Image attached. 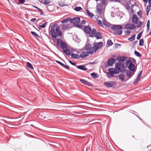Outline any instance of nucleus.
I'll return each mask as SVG.
<instances>
[{
  "mask_svg": "<svg viewBox=\"0 0 151 151\" xmlns=\"http://www.w3.org/2000/svg\"><path fill=\"white\" fill-rule=\"evenodd\" d=\"M132 21L133 23L134 24L137 23L138 22V18L135 14L132 15Z\"/></svg>",
  "mask_w": 151,
  "mask_h": 151,
  "instance_id": "obj_17",
  "label": "nucleus"
},
{
  "mask_svg": "<svg viewBox=\"0 0 151 151\" xmlns=\"http://www.w3.org/2000/svg\"><path fill=\"white\" fill-rule=\"evenodd\" d=\"M150 27V21L149 20H148L147 22V27Z\"/></svg>",
  "mask_w": 151,
  "mask_h": 151,
  "instance_id": "obj_51",
  "label": "nucleus"
},
{
  "mask_svg": "<svg viewBox=\"0 0 151 151\" xmlns=\"http://www.w3.org/2000/svg\"><path fill=\"white\" fill-rule=\"evenodd\" d=\"M115 67L116 70L119 72H123L125 71V67L124 64L122 62H119L116 63L115 65Z\"/></svg>",
  "mask_w": 151,
  "mask_h": 151,
  "instance_id": "obj_2",
  "label": "nucleus"
},
{
  "mask_svg": "<svg viewBox=\"0 0 151 151\" xmlns=\"http://www.w3.org/2000/svg\"><path fill=\"white\" fill-rule=\"evenodd\" d=\"M104 85L107 87H112L116 85V83L115 81H109L104 83Z\"/></svg>",
  "mask_w": 151,
  "mask_h": 151,
  "instance_id": "obj_9",
  "label": "nucleus"
},
{
  "mask_svg": "<svg viewBox=\"0 0 151 151\" xmlns=\"http://www.w3.org/2000/svg\"><path fill=\"white\" fill-rule=\"evenodd\" d=\"M86 11L87 14L89 17H90L91 18L93 17V16H94V15L92 13L90 12L88 9H87Z\"/></svg>",
  "mask_w": 151,
  "mask_h": 151,
  "instance_id": "obj_27",
  "label": "nucleus"
},
{
  "mask_svg": "<svg viewBox=\"0 0 151 151\" xmlns=\"http://www.w3.org/2000/svg\"><path fill=\"white\" fill-rule=\"evenodd\" d=\"M47 22H45V23H44V24H43L42 25H39V27L41 28H44L47 25Z\"/></svg>",
  "mask_w": 151,
  "mask_h": 151,
  "instance_id": "obj_40",
  "label": "nucleus"
},
{
  "mask_svg": "<svg viewBox=\"0 0 151 151\" xmlns=\"http://www.w3.org/2000/svg\"><path fill=\"white\" fill-rule=\"evenodd\" d=\"M91 76L94 78H98V76L97 73H93L90 74Z\"/></svg>",
  "mask_w": 151,
  "mask_h": 151,
  "instance_id": "obj_25",
  "label": "nucleus"
},
{
  "mask_svg": "<svg viewBox=\"0 0 151 151\" xmlns=\"http://www.w3.org/2000/svg\"><path fill=\"white\" fill-rule=\"evenodd\" d=\"M86 23V21L84 20H83L81 22V24H85Z\"/></svg>",
  "mask_w": 151,
  "mask_h": 151,
  "instance_id": "obj_59",
  "label": "nucleus"
},
{
  "mask_svg": "<svg viewBox=\"0 0 151 151\" xmlns=\"http://www.w3.org/2000/svg\"><path fill=\"white\" fill-rule=\"evenodd\" d=\"M57 40V44L58 46H60L63 49H68L67 45L65 42L63 41L60 38H56Z\"/></svg>",
  "mask_w": 151,
  "mask_h": 151,
  "instance_id": "obj_3",
  "label": "nucleus"
},
{
  "mask_svg": "<svg viewBox=\"0 0 151 151\" xmlns=\"http://www.w3.org/2000/svg\"><path fill=\"white\" fill-rule=\"evenodd\" d=\"M82 9L80 6L76 7L75 9V10L76 11L78 12L81 10H82Z\"/></svg>",
  "mask_w": 151,
  "mask_h": 151,
  "instance_id": "obj_43",
  "label": "nucleus"
},
{
  "mask_svg": "<svg viewBox=\"0 0 151 151\" xmlns=\"http://www.w3.org/2000/svg\"><path fill=\"white\" fill-rule=\"evenodd\" d=\"M111 1L114 2H119L120 0H111Z\"/></svg>",
  "mask_w": 151,
  "mask_h": 151,
  "instance_id": "obj_60",
  "label": "nucleus"
},
{
  "mask_svg": "<svg viewBox=\"0 0 151 151\" xmlns=\"http://www.w3.org/2000/svg\"><path fill=\"white\" fill-rule=\"evenodd\" d=\"M108 70L109 72H111L112 71H113V73L119 72L116 71V69L114 68H109Z\"/></svg>",
  "mask_w": 151,
  "mask_h": 151,
  "instance_id": "obj_28",
  "label": "nucleus"
},
{
  "mask_svg": "<svg viewBox=\"0 0 151 151\" xmlns=\"http://www.w3.org/2000/svg\"><path fill=\"white\" fill-rule=\"evenodd\" d=\"M102 6H106L107 5L106 1L102 0L101 3H100Z\"/></svg>",
  "mask_w": 151,
  "mask_h": 151,
  "instance_id": "obj_42",
  "label": "nucleus"
},
{
  "mask_svg": "<svg viewBox=\"0 0 151 151\" xmlns=\"http://www.w3.org/2000/svg\"><path fill=\"white\" fill-rule=\"evenodd\" d=\"M151 9V5H149L147 7V8L146 9V11H150Z\"/></svg>",
  "mask_w": 151,
  "mask_h": 151,
  "instance_id": "obj_47",
  "label": "nucleus"
},
{
  "mask_svg": "<svg viewBox=\"0 0 151 151\" xmlns=\"http://www.w3.org/2000/svg\"><path fill=\"white\" fill-rule=\"evenodd\" d=\"M97 24H98L101 27H103V26L101 22V20H99L97 21Z\"/></svg>",
  "mask_w": 151,
  "mask_h": 151,
  "instance_id": "obj_44",
  "label": "nucleus"
},
{
  "mask_svg": "<svg viewBox=\"0 0 151 151\" xmlns=\"http://www.w3.org/2000/svg\"><path fill=\"white\" fill-rule=\"evenodd\" d=\"M64 53H65L67 55H70V51L69 50L67 49L64 50L63 51Z\"/></svg>",
  "mask_w": 151,
  "mask_h": 151,
  "instance_id": "obj_29",
  "label": "nucleus"
},
{
  "mask_svg": "<svg viewBox=\"0 0 151 151\" xmlns=\"http://www.w3.org/2000/svg\"><path fill=\"white\" fill-rule=\"evenodd\" d=\"M33 6L34 8H36V9H38L39 11L40 12V15H42L43 14V11H42V9H40L39 8L37 7V6Z\"/></svg>",
  "mask_w": 151,
  "mask_h": 151,
  "instance_id": "obj_35",
  "label": "nucleus"
},
{
  "mask_svg": "<svg viewBox=\"0 0 151 151\" xmlns=\"http://www.w3.org/2000/svg\"><path fill=\"white\" fill-rule=\"evenodd\" d=\"M92 29L91 27L89 26H85L84 27V30L86 34H90Z\"/></svg>",
  "mask_w": 151,
  "mask_h": 151,
  "instance_id": "obj_13",
  "label": "nucleus"
},
{
  "mask_svg": "<svg viewBox=\"0 0 151 151\" xmlns=\"http://www.w3.org/2000/svg\"><path fill=\"white\" fill-rule=\"evenodd\" d=\"M135 34L133 35L132 37L128 39V40L130 41H133L135 39Z\"/></svg>",
  "mask_w": 151,
  "mask_h": 151,
  "instance_id": "obj_32",
  "label": "nucleus"
},
{
  "mask_svg": "<svg viewBox=\"0 0 151 151\" xmlns=\"http://www.w3.org/2000/svg\"><path fill=\"white\" fill-rule=\"evenodd\" d=\"M63 66H64L65 67V68L67 69H69V66L67 65H65L64 64V65H63Z\"/></svg>",
  "mask_w": 151,
  "mask_h": 151,
  "instance_id": "obj_56",
  "label": "nucleus"
},
{
  "mask_svg": "<svg viewBox=\"0 0 151 151\" xmlns=\"http://www.w3.org/2000/svg\"><path fill=\"white\" fill-rule=\"evenodd\" d=\"M142 73V71H140L139 72L138 75H139L140 76H141Z\"/></svg>",
  "mask_w": 151,
  "mask_h": 151,
  "instance_id": "obj_63",
  "label": "nucleus"
},
{
  "mask_svg": "<svg viewBox=\"0 0 151 151\" xmlns=\"http://www.w3.org/2000/svg\"><path fill=\"white\" fill-rule=\"evenodd\" d=\"M134 74V73H133L131 70H127L126 71V76L128 77L131 76V77Z\"/></svg>",
  "mask_w": 151,
  "mask_h": 151,
  "instance_id": "obj_21",
  "label": "nucleus"
},
{
  "mask_svg": "<svg viewBox=\"0 0 151 151\" xmlns=\"http://www.w3.org/2000/svg\"><path fill=\"white\" fill-rule=\"evenodd\" d=\"M19 1L20 3L23 4L25 2V0H19Z\"/></svg>",
  "mask_w": 151,
  "mask_h": 151,
  "instance_id": "obj_54",
  "label": "nucleus"
},
{
  "mask_svg": "<svg viewBox=\"0 0 151 151\" xmlns=\"http://www.w3.org/2000/svg\"><path fill=\"white\" fill-rule=\"evenodd\" d=\"M140 80L139 79H138V78H136L135 79V81L133 82V83L134 84H136Z\"/></svg>",
  "mask_w": 151,
  "mask_h": 151,
  "instance_id": "obj_45",
  "label": "nucleus"
},
{
  "mask_svg": "<svg viewBox=\"0 0 151 151\" xmlns=\"http://www.w3.org/2000/svg\"><path fill=\"white\" fill-rule=\"evenodd\" d=\"M126 65L131 71H134L135 68V65L130 60H128L126 62Z\"/></svg>",
  "mask_w": 151,
  "mask_h": 151,
  "instance_id": "obj_5",
  "label": "nucleus"
},
{
  "mask_svg": "<svg viewBox=\"0 0 151 151\" xmlns=\"http://www.w3.org/2000/svg\"><path fill=\"white\" fill-rule=\"evenodd\" d=\"M76 68L78 69L84 71L86 70L87 69L86 67L85 66L83 65H79L77 66Z\"/></svg>",
  "mask_w": 151,
  "mask_h": 151,
  "instance_id": "obj_20",
  "label": "nucleus"
},
{
  "mask_svg": "<svg viewBox=\"0 0 151 151\" xmlns=\"http://www.w3.org/2000/svg\"><path fill=\"white\" fill-rule=\"evenodd\" d=\"M103 43L102 42H100L95 43L94 44V47L95 48V51H97L98 50L101 48L103 46Z\"/></svg>",
  "mask_w": 151,
  "mask_h": 151,
  "instance_id": "obj_12",
  "label": "nucleus"
},
{
  "mask_svg": "<svg viewBox=\"0 0 151 151\" xmlns=\"http://www.w3.org/2000/svg\"><path fill=\"white\" fill-rule=\"evenodd\" d=\"M103 24L107 27H109L110 25V24L105 19L103 20L102 21Z\"/></svg>",
  "mask_w": 151,
  "mask_h": 151,
  "instance_id": "obj_24",
  "label": "nucleus"
},
{
  "mask_svg": "<svg viewBox=\"0 0 151 151\" xmlns=\"http://www.w3.org/2000/svg\"><path fill=\"white\" fill-rule=\"evenodd\" d=\"M131 2H133V1L131 0H130L129 1V4H128L127 3L125 4V7L127 10H128L131 9V12H133V7L136 5V2H134L133 5H132L131 6V8H130L129 5L132 4V3H131Z\"/></svg>",
  "mask_w": 151,
  "mask_h": 151,
  "instance_id": "obj_7",
  "label": "nucleus"
},
{
  "mask_svg": "<svg viewBox=\"0 0 151 151\" xmlns=\"http://www.w3.org/2000/svg\"><path fill=\"white\" fill-rule=\"evenodd\" d=\"M64 4V3H62L61 2L59 4V5L60 7H63L65 6V5Z\"/></svg>",
  "mask_w": 151,
  "mask_h": 151,
  "instance_id": "obj_53",
  "label": "nucleus"
},
{
  "mask_svg": "<svg viewBox=\"0 0 151 151\" xmlns=\"http://www.w3.org/2000/svg\"><path fill=\"white\" fill-rule=\"evenodd\" d=\"M69 62L71 64H72V65H74V66H76V63H73V62H72L71 60H69Z\"/></svg>",
  "mask_w": 151,
  "mask_h": 151,
  "instance_id": "obj_49",
  "label": "nucleus"
},
{
  "mask_svg": "<svg viewBox=\"0 0 151 151\" xmlns=\"http://www.w3.org/2000/svg\"><path fill=\"white\" fill-rule=\"evenodd\" d=\"M122 31L119 29L118 30H116V31H115V32L114 33L118 35H120L122 34Z\"/></svg>",
  "mask_w": 151,
  "mask_h": 151,
  "instance_id": "obj_33",
  "label": "nucleus"
},
{
  "mask_svg": "<svg viewBox=\"0 0 151 151\" xmlns=\"http://www.w3.org/2000/svg\"><path fill=\"white\" fill-rule=\"evenodd\" d=\"M119 72H115L113 73V71H112L111 72H107V76L108 78H109L110 77H113L114 74H118Z\"/></svg>",
  "mask_w": 151,
  "mask_h": 151,
  "instance_id": "obj_19",
  "label": "nucleus"
},
{
  "mask_svg": "<svg viewBox=\"0 0 151 151\" xmlns=\"http://www.w3.org/2000/svg\"><path fill=\"white\" fill-rule=\"evenodd\" d=\"M130 32L131 31L130 30H126L125 31V33L126 35L129 34L130 33Z\"/></svg>",
  "mask_w": 151,
  "mask_h": 151,
  "instance_id": "obj_52",
  "label": "nucleus"
},
{
  "mask_svg": "<svg viewBox=\"0 0 151 151\" xmlns=\"http://www.w3.org/2000/svg\"><path fill=\"white\" fill-rule=\"evenodd\" d=\"M141 76L138 75L137 77V78H138V79L140 80V78H141Z\"/></svg>",
  "mask_w": 151,
  "mask_h": 151,
  "instance_id": "obj_62",
  "label": "nucleus"
},
{
  "mask_svg": "<svg viewBox=\"0 0 151 151\" xmlns=\"http://www.w3.org/2000/svg\"><path fill=\"white\" fill-rule=\"evenodd\" d=\"M80 22V18L78 17L71 18L70 23L73 24L76 26H78V24Z\"/></svg>",
  "mask_w": 151,
  "mask_h": 151,
  "instance_id": "obj_8",
  "label": "nucleus"
},
{
  "mask_svg": "<svg viewBox=\"0 0 151 151\" xmlns=\"http://www.w3.org/2000/svg\"><path fill=\"white\" fill-rule=\"evenodd\" d=\"M126 60V58L125 56H122L120 57V61H125Z\"/></svg>",
  "mask_w": 151,
  "mask_h": 151,
  "instance_id": "obj_41",
  "label": "nucleus"
},
{
  "mask_svg": "<svg viewBox=\"0 0 151 151\" xmlns=\"http://www.w3.org/2000/svg\"><path fill=\"white\" fill-rule=\"evenodd\" d=\"M89 55V53L87 52H82L80 56H79V58L81 57L82 58H84L86 57Z\"/></svg>",
  "mask_w": 151,
  "mask_h": 151,
  "instance_id": "obj_18",
  "label": "nucleus"
},
{
  "mask_svg": "<svg viewBox=\"0 0 151 151\" xmlns=\"http://www.w3.org/2000/svg\"><path fill=\"white\" fill-rule=\"evenodd\" d=\"M148 2L149 5H151V0H148Z\"/></svg>",
  "mask_w": 151,
  "mask_h": 151,
  "instance_id": "obj_64",
  "label": "nucleus"
},
{
  "mask_svg": "<svg viewBox=\"0 0 151 151\" xmlns=\"http://www.w3.org/2000/svg\"><path fill=\"white\" fill-rule=\"evenodd\" d=\"M111 28L115 32L116 30L121 29L122 28V27L119 25H114L111 27Z\"/></svg>",
  "mask_w": 151,
  "mask_h": 151,
  "instance_id": "obj_14",
  "label": "nucleus"
},
{
  "mask_svg": "<svg viewBox=\"0 0 151 151\" xmlns=\"http://www.w3.org/2000/svg\"><path fill=\"white\" fill-rule=\"evenodd\" d=\"M116 61V60L115 59L113 58H110L107 61V63L108 65L111 66Z\"/></svg>",
  "mask_w": 151,
  "mask_h": 151,
  "instance_id": "obj_15",
  "label": "nucleus"
},
{
  "mask_svg": "<svg viewBox=\"0 0 151 151\" xmlns=\"http://www.w3.org/2000/svg\"><path fill=\"white\" fill-rule=\"evenodd\" d=\"M44 0H39V1L40 3L41 4H44Z\"/></svg>",
  "mask_w": 151,
  "mask_h": 151,
  "instance_id": "obj_55",
  "label": "nucleus"
},
{
  "mask_svg": "<svg viewBox=\"0 0 151 151\" xmlns=\"http://www.w3.org/2000/svg\"><path fill=\"white\" fill-rule=\"evenodd\" d=\"M142 11H139V12H138L137 13V14L139 16H140V17H141V16L142 15Z\"/></svg>",
  "mask_w": 151,
  "mask_h": 151,
  "instance_id": "obj_48",
  "label": "nucleus"
},
{
  "mask_svg": "<svg viewBox=\"0 0 151 151\" xmlns=\"http://www.w3.org/2000/svg\"><path fill=\"white\" fill-rule=\"evenodd\" d=\"M86 49L87 50L89 54H92L93 52H95L96 51H95V48L94 47H92L91 45L89 44H88L86 46Z\"/></svg>",
  "mask_w": 151,
  "mask_h": 151,
  "instance_id": "obj_6",
  "label": "nucleus"
},
{
  "mask_svg": "<svg viewBox=\"0 0 151 151\" xmlns=\"http://www.w3.org/2000/svg\"><path fill=\"white\" fill-rule=\"evenodd\" d=\"M27 66L31 69H33V67L32 64L29 62H27Z\"/></svg>",
  "mask_w": 151,
  "mask_h": 151,
  "instance_id": "obj_26",
  "label": "nucleus"
},
{
  "mask_svg": "<svg viewBox=\"0 0 151 151\" xmlns=\"http://www.w3.org/2000/svg\"><path fill=\"white\" fill-rule=\"evenodd\" d=\"M36 20V19L35 18H34L32 19L31 20H30V21L32 22H34Z\"/></svg>",
  "mask_w": 151,
  "mask_h": 151,
  "instance_id": "obj_57",
  "label": "nucleus"
},
{
  "mask_svg": "<svg viewBox=\"0 0 151 151\" xmlns=\"http://www.w3.org/2000/svg\"><path fill=\"white\" fill-rule=\"evenodd\" d=\"M141 76L138 75L137 77V78H138V79L140 80V78H141Z\"/></svg>",
  "mask_w": 151,
  "mask_h": 151,
  "instance_id": "obj_61",
  "label": "nucleus"
},
{
  "mask_svg": "<svg viewBox=\"0 0 151 151\" xmlns=\"http://www.w3.org/2000/svg\"><path fill=\"white\" fill-rule=\"evenodd\" d=\"M125 27L126 29L134 30L136 28V26L134 24L128 23L125 25Z\"/></svg>",
  "mask_w": 151,
  "mask_h": 151,
  "instance_id": "obj_10",
  "label": "nucleus"
},
{
  "mask_svg": "<svg viewBox=\"0 0 151 151\" xmlns=\"http://www.w3.org/2000/svg\"><path fill=\"white\" fill-rule=\"evenodd\" d=\"M71 58H79V56L76 54L72 53L71 54Z\"/></svg>",
  "mask_w": 151,
  "mask_h": 151,
  "instance_id": "obj_23",
  "label": "nucleus"
},
{
  "mask_svg": "<svg viewBox=\"0 0 151 151\" xmlns=\"http://www.w3.org/2000/svg\"><path fill=\"white\" fill-rule=\"evenodd\" d=\"M62 26H63V27H62L63 29H65L67 27V26H66L65 25L63 24V25H62Z\"/></svg>",
  "mask_w": 151,
  "mask_h": 151,
  "instance_id": "obj_58",
  "label": "nucleus"
},
{
  "mask_svg": "<svg viewBox=\"0 0 151 151\" xmlns=\"http://www.w3.org/2000/svg\"><path fill=\"white\" fill-rule=\"evenodd\" d=\"M144 40L143 39H141L139 41V45L140 46H143L144 45Z\"/></svg>",
  "mask_w": 151,
  "mask_h": 151,
  "instance_id": "obj_37",
  "label": "nucleus"
},
{
  "mask_svg": "<svg viewBox=\"0 0 151 151\" xmlns=\"http://www.w3.org/2000/svg\"><path fill=\"white\" fill-rule=\"evenodd\" d=\"M56 62L60 65L61 66H63V65H64V64H63L62 63H61L60 62L58 61V60H56Z\"/></svg>",
  "mask_w": 151,
  "mask_h": 151,
  "instance_id": "obj_50",
  "label": "nucleus"
},
{
  "mask_svg": "<svg viewBox=\"0 0 151 151\" xmlns=\"http://www.w3.org/2000/svg\"><path fill=\"white\" fill-rule=\"evenodd\" d=\"M51 2L50 0H45L44 1V4L45 5H47L50 4Z\"/></svg>",
  "mask_w": 151,
  "mask_h": 151,
  "instance_id": "obj_34",
  "label": "nucleus"
},
{
  "mask_svg": "<svg viewBox=\"0 0 151 151\" xmlns=\"http://www.w3.org/2000/svg\"><path fill=\"white\" fill-rule=\"evenodd\" d=\"M71 19L70 18H67L66 19H64L61 21L62 23H64L65 22H68L69 21H70Z\"/></svg>",
  "mask_w": 151,
  "mask_h": 151,
  "instance_id": "obj_30",
  "label": "nucleus"
},
{
  "mask_svg": "<svg viewBox=\"0 0 151 151\" xmlns=\"http://www.w3.org/2000/svg\"><path fill=\"white\" fill-rule=\"evenodd\" d=\"M90 37H93L94 36L97 39H102V36L101 33L98 32H96V29L94 28H93L91 32L90 35Z\"/></svg>",
  "mask_w": 151,
  "mask_h": 151,
  "instance_id": "obj_4",
  "label": "nucleus"
},
{
  "mask_svg": "<svg viewBox=\"0 0 151 151\" xmlns=\"http://www.w3.org/2000/svg\"><path fill=\"white\" fill-rule=\"evenodd\" d=\"M113 44V43L111 40H109L107 42V46L108 47L112 45Z\"/></svg>",
  "mask_w": 151,
  "mask_h": 151,
  "instance_id": "obj_31",
  "label": "nucleus"
},
{
  "mask_svg": "<svg viewBox=\"0 0 151 151\" xmlns=\"http://www.w3.org/2000/svg\"><path fill=\"white\" fill-rule=\"evenodd\" d=\"M134 54L137 57H141L142 56V55L139 52L135 51H134Z\"/></svg>",
  "mask_w": 151,
  "mask_h": 151,
  "instance_id": "obj_38",
  "label": "nucleus"
},
{
  "mask_svg": "<svg viewBox=\"0 0 151 151\" xmlns=\"http://www.w3.org/2000/svg\"><path fill=\"white\" fill-rule=\"evenodd\" d=\"M102 6L101 5L99 4L96 6V13L97 14L101 15L102 12Z\"/></svg>",
  "mask_w": 151,
  "mask_h": 151,
  "instance_id": "obj_11",
  "label": "nucleus"
},
{
  "mask_svg": "<svg viewBox=\"0 0 151 151\" xmlns=\"http://www.w3.org/2000/svg\"><path fill=\"white\" fill-rule=\"evenodd\" d=\"M119 79L122 82H123L125 81V77L123 74L121 73L119 75Z\"/></svg>",
  "mask_w": 151,
  "mask_h": 151,
  "instance_id": "obj_22",
  "label": "nucleus"
},
{
  "mask_svg": "<svg viewBox=\"0 0 151 151\" xmlns=\"http://www.w3.org/2000/svg\"><path fill=\"white\" fill-rule=\"evenodd\" d=\"M55 24L51 27L50 31L51 35L53 38H55L58 37H60L62 33L60 30L59 27L57 26L55 28Z\"/></svg>",
  "mask_w": 151,
  "mask_h": 151,
  "instance_id": "obj_1",
  "label": "nucleus"
},
{
  "mask_svg": "<svg viewBox=\"0 0 151 151\" xmlns=\"http://www.w3.org/2000/svg\"><path fill=\"white\" fill-rule=\"evenodd\" d=\"M79 81L83 84L88 85L89 86H92V85L91 83L83 79H80Z\"/></svg>",
  "mask_w": 151,
  "mask_h": 151,
  "instance_id": "obj_16",
  "label": "nucleus"
},
{
  "mask_svg": "<svg viewBox=\"0 0 151 151\" xmlns=\"http://www.w3.org/2000/svg\"><path fill=\"white\" fill-rule=\"evenodd\" d=\"M142 35V32H139L137 35V39L138 40H139L140 38Z\"/></svg>",
  "mask_w": 151,
  "mask_h": 151,
  "instance_id": "obj_39",
  "label": "nucleus"
},
{
  "mask_svg": "<svg viewBox=\"0 0 151 151\" xmlns=\"http://www.w3.org/2000/svg\"><path fill=\"white\" fill-rule=\"evenodd\" d=\"M31 33L32 34V35H33V36L35 37H37L38 38H40V36L38 35L35 32H33V31H31Z\"/></svg>",
  "mask_w": 151,
  "mask_h": 151,
  "instance_id": "obj_36",
  "label": "nucleus"
},
{
  "mask_svg": "<svg viewBox=\"0 0 151 151\" xmlns=\"http://www.w3.org/2000/svg\"><path fill=\"white\" fill-rule=\"evenodd\" d=\"M142 24V22H139V23L137 24V28H139L140 27Z\"/></svg>",
  "mask_w": 151,
  "mask_h": 151,
  "instance_id": "obj_46",
  "label": "nucleus"
}]
</instances>
